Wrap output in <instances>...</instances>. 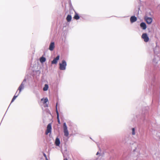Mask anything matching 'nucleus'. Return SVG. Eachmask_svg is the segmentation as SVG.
I'll list each match as a JSON object with an SVG mask.
<instances>
[{"label":"nucleus","instance_id":"17","mask_svg":"<svg viewBox=\"0 0 160 160\" xmlns=\"http://www.w3.org/2000/svg\"><path fill=\"white\" fill-rule=\"evenodd\" d=\"M74 18L75 19L78 20L79 18V17L78 14L76 13L74 16Z\"/></svg>","mask_w":160,"mask_h":160},{"label":"nucleus","instance_id":"12","mask_svg":"<svg viewBox=\"0 0 160 160\" xmlns=\"http://www.w3.org/2000/svg\"><path fill=\"white\" fill-rule=\"evenodd\" d=\"M60 142L59 139L58 138H56V139L55 142V143L56 145L57 146H59V145H60Z\"/></svg>","mask_w":160,"mask_h":160},{"label":"nucleus","instance_id":"3","mask_svg":"<svg viewBox=\"0 0 160 160\" xmlns=\"http://www.w3.org/2000/svg\"><path fill=\"white\" fill-rule=\"evenodd\" d=\"M48 99L47 98H43L41 100V103H42L44 105V107H48V104L47 103V102H48Z\"/></svg>","mask_w":160,"mask_h":160},{"label":"nucleus","instance_id":"13","mask_svg":"<svg viewBox=\"0 0 160 160\" xmlns=\"http://www.w3.org/2000/svg\"><path fill=\"white\" fill-rule=\"evenodd\" d=\"M159 48L158 47H156L154 49V52L156 54H158L159 53Z\"/></svg>","mask_w":160,"mask_h":160},{"label":"nucleus","instance_id":"24","mask_svg":"<svg viewBox=\"0 0 160 160\" xmlns=\"http://www.w3.org/2000/svg\"><path fill=\"white\" fill-rule=\"evenodd\" d=\"M98 154H99V153L98 152L96 154V155H98Z\"/></svg>","mask_w":160,"mask_h":160},{"label":"nucleus","instance_id":"6","mask_svg":"<svg viewBox=\"0 0 160 160\" xmlns=\"http://www.w3.org/2000/svg\"><path fill=\"white\" fill-rule=\"evenodd\" d=\"M26 81V79H24L23 82L22 83L21 85L19 86L18 88V90L19 91V93H20L22 90L24 89V85Z\"/></svg>","mask_w":160,"mask_h":160},{"label":"nucleus","instance_id":"10","mask_svg":"<svg viewBox=\"0 0 160 160\" xmlns=\"http://www.w3.org/2000/svg\"><path fill=\"white\" fill-rule=\"evenodd\" d=\"M55 47L54 43V42H52L50 44L49 47V49L50 51H52Z\"/></svg>","mask_w":160,"mask_h":160},{"label":"nucleus","instance_id":"7","mask_svg":"<svg viewBox=\"0 0 160 160\" xmlns=\"http://www.w3.org/2000/svg\"><path fill=\"white\" fill-rule=\"evenodd\" d=\"M142 37L145 42H147L148 41L149 38L147 33H143L142 35Z\"/></svg>","mask_w":160,"mask_h":160},{"label":"nucleus","instance_id":"22","mask_svg":"<svg viewBox=\"0 0 160 160\" xmlns=\"http://www.w3.org/2000/svg\"><path fill=\"white\" fill-rule=\"evenodd\" d=\"M155 59H156V58H155L153 60V62H155V63H157V62H158V61H157L156 62V61H155Z\"/></svg>","mask_w":160,"mask_h":160},{"label":"nucleus","instance_id":"18","mask_svg":"<svg viewBox=\"0 0 160 160\" xmlns=\"http://www.w3.org/2000/svg\"><path fill=\"white\" fill-rule=\"evenodd\" d=\"M132 134L133 135H134L135 134V129L134 128H133L132 129Z\"/></svg>","mask_w":160,"mask_h":160},{"label":"nucleus","instance_id":"27","mask_svg":"<svg viewBox=\"0 0 160 160\" xmlns=\"http://www.w3.org/2000/svg\"><path fill=\"white\" fill-rule=\"evenodd\" d=\"M46 160H48L47 158H46Z\"/></svg>","mask_w":160,"mask_h":160},{"label":"nucleus","instance_id":"25","mask_svg":"<svg viewBox=\"0 0 160 160\" xmlns=\"http://www.w3.org/2000/svg\"><path fill=\"white\" fill-rule=\"evenodd\" d=\"M64 160H68L67 158H64Z\"/></svg>","mask_w":160,"mask_h":160},{"label":"nucleus","instance_id":"16","mask_svg":"<svg viewBox=\"0 0 160 160\" xmlns=\"http://www.w3.org/2000/svg\"><path fill=\"white\" fill-rule=\"evenodd\" d=\"M48 85L46 84L45 85V86L43 88V90L44 91H46L48 90Z\"/></svg>","mask_w":160,"mask_h":160},{"label":"nucleus","instance_id":"23","mask_svg":"<svg viewBox=\"0 0 160 160\" xmlns=\"http://www.w3.org/2000/svg\"><path fill=\"white\" fill-rule=\"evenodd\" d=\"M15 100V99H14L12 98V99L11 101V103H12V102H13Z\"/></svg>","mask_w":160,"mask_h":160},{"label":"nucleus","instance_id":"15","mask_svg":"<svg viewBox=\"0 0 160 160\" xmlns=\"http://www.w3.org/2000/svg\"><path fill=\"white\" fill-rule=\"evenodd\" d=\"M71 19H72L71 16L69 15H68V16H67V17L66 18L67 20L68 21V22H70L71 20Z\"/></svg>","mask_w":160,"mask_h":160},{"label":"nucleus","instance_id":"8","mask_svg":"<svg viewBox=\"0 0 160 160\" xmlns=\"http://www.w3.org/2000/svg\"><path fill=\"white\" fill-rule=\"evenodd\" d=\"M60 58L59 55H58L55 58H54L53 61H52V64H56L58 62V61L59 60Z\"/></svg>","mask_w":160,"mask_h":160},{"label":"nucleus","instance_id":"2","mask_svg":"<svg viewBox=\"0 0 160 160\" xmlns=\"http://www.w3.org/2000/svg\"><path fill=\"white\" fill-rule=\"evenodd\" d=\"M59 68L61 70H65L66 69V67L67 65L66 62L63 60L62 61V63H59Z\"/></svg>","mask_w":160,"mask_h":160},{"label":"nucleus","instance_id":"20","mask_svg":"<svg viewBox=\"0 0 160 160\" xmlns=\"http://www.w3.org/2000/svg\"><path fill=\"white\" fill-rule=\"evenodd\" d=\"M57 106H58V103H57L56 104V112L57 113V114H59V112L58 110Z\"/></svg>","mask_w":160,"mask_h":160},{"label":"nucleus","instance_id":"5","mask_svg":"<svg viewBox=\"0 0 160 160\" xmlns=\"http://www.w3.org/2000/svg\"><path fill=\"white\" fill-rule=\"evenodd\" d=\"M52 130V125L51 123H49L47 126V130L45 132L46 135H48L49 133H51Z\"/></svg>","mask_w":160,"mask_h":160},{"label":"nucleus","instance_id":"1","mask_svg":"<svg viewBox=\"0 0 160 160\" xmlns=\"http://www.w3.org/2000/svg\"><path fill=\"white\" fill-rule=\"evenodd\" d=\"M63 127L64 136L66 137H68L69 135V132L68 129V127L65 122L63 123Z\"/></svg>","mask_w":160,"mask_h":160},{"label":"nucleus","instance_id":"21","mask_svg":"<svg viewBox=\"0 0 160 160\" xmlns=\"http://www.w3.org/2000/svg\"><path fill=\"white\" fill-rule=\"evenodd\" d=\"M18 94L16 96L15 95L13 97V98L14 99H15L18 96Z\"/></svg>","mask_w":160,"mask_h":160},{"label":"nucleus","instance_id":"14","mask_svg":"<svg viewBox=\"0 0 160 160\" xmlns=\"http://www.w3.org/2000/svg\"><path fill=\"white\" fill-rule=\"evenodd\" d=\"M46 58L44 57H42L40 58V61L41 62L43 63L46 61Z\"/></svg>","mask_w":160,"mask_h":160},{"label":"nucleus","instance_id":"19","mask_svg":"<svg viewBox=\"0 0 160 160\" xmlns=\"http://www.w3.org/2000/svg\"><path fill=\"white\" fill-rule=\"evenodd\" d=\"M57 118L58 119V123L60 124V120L59 119V114H57Z\"/></svg>","mask_w":160,"mask_h":160},{"label":"nucleus","instance_id":"11","mask_svg":"<svg viewBox=\"0 0 160 160\" xmlns=\"http://www.w3.org/2000/svg\"><path fill=\"white\" fill-rule=\"evenodd\" d=\"M137 20V18L135 16H132L131 17L130 20L132 23L136 22Z\"/></svg>","mask_w":160,"mask_h":160},{"label":"nucleus","instance_id":"26","mask_svg":"<svg viewBox=\"0 0 160 160\" xmlns=\"http://www.w3.org/2000/svg\"><path fill=\"white\" fill-rule=\"evenodd\" d=\"M44 156L46 157V158H47L46 157V155L45 154H44Z\"/></svg>","mask_w":160,"mask_h":160},{"label":"nucleus","instance_id":"9","mask_svg":"<svg viewBox=\"0 0 160 160\" xmlns=\"http://www.w3.org/2000/svg\"><path fill=\"white\" fill-rule=\"evenodd\" d=\"M140 27L143 30H145L147 28L146 23L144 22H141L140 24Z\"/></svg>","mask_w":160,"mask_h":160},{"label":"nucleus","instance_id":"4","mask_svg":"<svg viewBox=\"0 0 160 160\" xmlns=\"http://www.w3.org/2000/svg\"><path fill=\"white\" fill-rule=\"evenodd\" d=\"M144 19L147 23L148 24H150L152 21V19L151 18L146 16L144 17Z\"/></svg>","mask_w":160,"mask_h":160}]
</instances>
